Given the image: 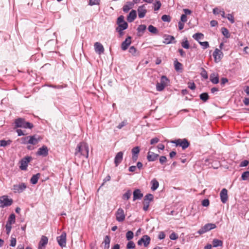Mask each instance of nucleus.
Returning a JSON list of instances; mask_svg holds the SVG:
<instances>
[{
    "instance_id": "obj_1",
    "label": "nucleus",
    "mask_w": 249,
    "mask_h": 249,
    "mask_svg": "<svg viewBox=\"0 0 249 249\" xmlns=\"http://www.w3.org/2000/svg\"><path fill=\"white\" fill-rule=\"evenodd\" d=\"M89 152L88 144L85 142H80L78 144L75 149V159H79L82 161H84V160L87 159L89 157Z\"/></svg>"
},
{
    "instance_id": "obj_2",
    "label": "nucleus",
    "mask_w": 249,
    "mask_h": 249,
    "mask_svg": "<svg viewBox=\"0 0 249 249\" xmlns=\"http://www.w3.org/2000/svg\"><path fill=\"white\" fill-rule=\"evenodd\" d=\"M15 127H22L24 128L32 129L34 127L33 124L26 122L25 119L22 118H19L15 121Z\"/></svg>"
},
{
    "instance_id": "obj_3",
    "label": "nucleus",
    "mask_w": 249,
    "mask_h": 249,
    "mask_svg": "<svg viewBox=\"0 0 249 249\" xmlns=\"http://www.w3.org/2000/svg\"><path fill=\"white\" fill-rule=\"evenodd\" d=\"M169 83V80L166 76L163 75L161 77L160 82L156 84V89L158 91H162Z\"/></svg>"
},
{
    "instance_id": "obj_4",
    "label": "nucleus",
    "mask_w": 249,
    "mask_h": 249,
    "mask_svg": "<svg viewBox=\"0 0 249 249\" xmlns=\"http://www.w3.org/2000/svg\"><path fill=\"white\" fill-rule=\"evenodd\" d=\"M171 142L176 144L177 146H179L181 147L183 150L186 149L190 145V142L186 139H178L176 140L172 141Z\"/></svg>"
},
{
    "instance_id": "obj_5",
    "label": "nucleus",
    "mask_w": 249,
    "mask_h": 249,
    "mask_svg": "<svg viewBox=\"0 0 249 249\" xmlns=\"http://www.w3.org/2000/svg\"><path fill=\"white\" fill-rule=\"evenodd\" d=\"M13 203V200L9 198L8 196H3L0 197V207L4 208L10 206Z\"/></svg>"
},
{
    "instance_id": "obj_6",
    "label": "nucleus",
    "mask_w": 249,
    "mask_h": 249,
    "mask_svg": "<svg viewBox=\"0 0 249 249\" xmlns=\"http://www.w3.org/2000/svg\"><path fill=\"white\" fill-rule=\"evenodd\" d=\"M216 226L215 224L208 223L201 227V228L198 231L197 233L199 234H202L211 230L216 228Z\"/></svg>"
},
{
    "instance_id": "obj_7",
    "label": "nucleus",
    "mask_w": 249,
    "mask_h": 249,
    "mask_svg": "<svg viewBox=\"0 0 249 249\" xmlns=\"http://www.w3.org/2000/svg\"><path fill=\"white\" fill-rule=\"evenodd\" d=\"M26 188V184L22 182L18 184L14 185L12 189L13 192L15 193H21L23 192Z\"/></svg>"
},
{
    "instance_id": "obj_8",
    "label": "nucleus",
    "mask_w": 249,
    "mask_h": 249,
    "mask_svg": "<svg viewBox=\"0 0 249 249\" xmlns=\"http://www.w3.org/2000/svg\"><path fill=\"white\" fill-rule=\"evenodd\" d=\"M150 241L151 238L148 235H144L139 240L137 243L139 246H142L143 244L145 247H147L150 244Z\"/></svg>"
},
{
    "instance_id": "obj_9",
    "label": "nucleus",
    "mask_w": 249,
    "mask_h": 249,
    "mask_svg": "<svg viewBox=\"0 0 249 249\" xmlns=\"http://www.w3.org/2000/svg\"><path fill=\"white\" fill-rule=\"evenodd\" d=\"M57 241L61 247H65L66 245V233L65 232H62L57 237Z\"/></svg>"
},
{
    "instance_id": "obj_10",
    "label": "nucleus",
    "mask_w": 249,
    "mask_h": 249,
    "mask_svg": "<svg viewBox=\"0 0 249 249\" xmlns=\"http://www.w3.org/2000/svg\"><path fill=\"white\" fill-rule=\"evenodd\" d=\"M124 211L122 208H119L116 213V219L118 222H121L125 219Z\"/></svg>"
},
{
    "instance_id": "obj_11",
    "label": "nucleus",
    "mask_w": 249,
    "mask_h": 249,
    "mask_svg": "<svg viewBox=\"0 0 249 249\" xmlns=\"http://www.w3.org/2000/svg\"><path fill=\"white\" fill-rule=\"evenodd\" d=\"M32 158L31 157H26L20 160V168L22 170H27L28 164L31 161Z\"/></svg>"
},
{
    "instance_id": "obj_12",
    "label": "nucleus",
    "mask_w": 249,
    "mask_h": 249,
    "mask_svg": "<svg viewBox=\"0 0 249 249\" xmlns=\"http://www.w3.org/2000/svg\"><path fill=\"white\" fill-rule=\"evenodd\" d=\"M223 55V53L220 50L217 48L215 49L213 53V56L214 58V61L216 63L219 62L221 59Z\"/></svg>"
},
{
    "instance_id": "obj_13",
    "label": "nucleus",
    "mask_w": 249,
    "mask_h": 249,
    "mask_svg": "<svg viewBox=\"0 0 249 249\" xmlns=\"http://www.w3.org/2000/svg\"><path fill=\"white\" fill-rule=\"evenodd\" d=\"M48 242V238L46 236L42 235L38 243V249H45Z\"/></svg>"
},
{
    "instance_id": "obj_14",
    "label": "nucleus",
    "mask_w": 249,
    "mask_h": 249,
    "mask_svg": "<svg viewBox=\"0 0 249 249\" xmlns=\"http://www.w3.org/2000/svg\"><path fill=\"white\" fill-rule=\"evenodd\" d=\"M48 147L46 145H43L38 149L36 155L46 157L48 155Z\"/></svg>"
},
{
    "instance_id": "obj_15",
    "label": "nucleus",
    "mask_w": 249,
    "mask_h": 249,
    "mask_svg": "<svg viewBox=\"0 0 249 249\" xmlns=\"http://www.w3.org/2000/svg\"><path fill=\"white\" fill-rule=\"evenodd\" d=\"M40 140V137L36 135L29 136L28 143L32 145H36L38 143Z\"/></svg>"
},
{
    "instance_id": "obj_16",
    "label": "nucleus",
    "mask_w": 249,
    "mask_h": 249,
    "mask_svg": "<svg viewBox=\"0 0 249 249\" xmlns=\"http://www.w3.org/2000/svg\"><path fill=\"white\" fill-rule=\"evenodd\" d=\"M152 148L153 147H151L150 148V150H151ZM159 156V154H155L154 152L149 150L147 154V159L149 161H154L157 160Z\"/></svg>"
},
{
    "instance_id": "obj_17",
    "label": "nucleus",
    "mask_w": 249,
    "mask_h": 249,
    "mask_svg": "<svg viewBox=\"0 0 249 249\" xmlns=\"http://www.w3.org/2000/svg\"><path fill=\"white\" fill-rule=\"evenodd\" d=\"M94 50L96 53L101 54L104 52V48L102 44L99 42H96L94 45Z\"/></svg>"
},
{
    "instance_id": "obj_18",
    "label": "nucleus",
    "mask_w": 249,
    "mask_h": 249,
    "mask_svg": "<svg viewBox=\"0 0 249 249\" xmlns=\"http://www.w3.org/2000/svg\"><path fill=\"white\" fill-rule=\"evenodd\" d=\"M131 43V37L128 36L125 40L122 43L121 49L123 51H125L128 48Z\"/></svg>"
},
{
    "instance_id": "obj_19",
    "label": "nucleus",
    "mask_w": 249,
    "mask_h": 249,
    "mask_svg": "<svg viewBox=\"0 0 249 249\" xmlns=\"http://www.w3.org/2000/svg\"><path fill=\"white\" fill-rule=\"evenodd\" d=\"M221 201L223 203H225L228 200V191L223 188L220 193Z\"/></svg>"
},
{
    "instance_id": "obj_20",
    "label": "nucleus",
    "mask_w": 249,
    "mask_h": 249,
    "mask_svg": "<svg viewBox=\"0 0 249 249\" xmlns=\"http://www.w3.org/2000/svg\"><path fill=\"white\" fill-rule=\"evenodd\" d=\"M123 152L120 151L117 153L115 159L114 163L116 166H118V165L122 162L123 160Z\"/></svg>"
},
{
    "instance_id": "obj_21",
    "label": "nucleus",
    "mask_w": 249,
    "mask_h": 249,
    "mask_svg": "<svg viewBox=\"0 0 249 249\" xmlns=\"http://www.w3.org/2000/svg\"><path fill=\"white\" fill-rule=\"evenodd\" d=\"M138 16L140 18H143L144 17L146 13V10L145 8V5H142L139 6L138 8Z\"/></svg>"
},
{
    "instance_id": "obj_22",
    "label": "nucleus",
    "mask_w": 249,
    "mask_h": 249,
    "mask_svg": "<svg viewBox=\"0 0 249 249\" xmlns=\"http://www.w3.org/2000/svg\"><path fill=\"white\" fill-rule=\"evenodd\" d=\"M133 201H135L137 199H141L142 196L143 194L141 193L140 189H136L133 192Z\"/></svg>"
},
{
    "instance_id": "obj_23",
    "label": "nucleus",
    "mask_w": 249,
    "mask_h": 249,
    "mask_svg": "<svg viewBox=\"0 0 249 249\" xmlns=\"http://www.w3.org/2000/svg\"><path fill=\"white\" fill-rule=\"evenodd\" d=\"M210 80L211 82L214 84L218 83L219 81L218 74L215 72L211 74L210 76Z\"/></svg>"
},
{
    "instance_id": "obj_24",
    "label": "nucleus",
    "mask_w": 249,
    "mask_h": 249,
    "mask_svg": "<svg viewBox=\"0 0 249 249\" xmlns=\"http://www.w3.org/2000/svg\"><path fill=\"white\" fill-rule=\"evenodd\" d=\"M137 17L136 11L132 10L129 14L127 17V20L129 22L133 21Z\"/></svg>"
},
{
    "instance_id": "obj_25",
    "label": "nucleus",
    "mask_w": 249,
    "mask_h": 249,
    "mask_svg": "<svg viewBox=\"0 0 249 249\" xmlns=\"http://www.w3.org/2000/svg\"><path fill=\"white\" fill-rule=\"evenodd\" d=\"M134 6V3L132 2H127L126 4L124 5L123 7V11L124 12L127 13L131 9H132Z\"/></svg>"
},
{
    "instance_id": "obj_26",
    "label": "nucleus",
    "mask_w": 249,
    "mask_h": 249,
    "mask_svg": "<svg viewBox=\"0 0 249 249\" xmlns=\"http://www.w3.org/2000/svg\"><path fill=\"white\" fill-rule=\"evenodd\" d=\"M110 242V238L109 235H106L104 240V249H109Z\"/></svg>"
},
{
    "instance_id": "obj_27",
    "label": "nucleus",
    "mask_w": 249,
    "mask_h": 249,
    "mask_svg": "<svg viewBox=\"0 0 249 249\" xmlns=\"http://www.w3.org/2000/svg\"><path fill=\"white\" fill-rule=\"evenodd\" d=\"M175 40V37L171 35H167L165 36L163 43L166 44H169L173 43V41Z\"/></svg>"
},
{
    "instance_id": "obj_28",
    "label": "nucleus",
    "mask_w": 249,
    "mask_h": 249,
    "mask_svg": "<svg viewBox=\"0 0 249 249\" xmlns=\"http://www.w3.org/2000/svg\"><path fill=\"white\" fill-rule=\"evenodd\" d=\"M151 189L154 191L157 189L159 186V182L155 179L154 178L151 181Z\"/></svg>"
},
{
    "instance_id": "obj_29",
    "label": "nucleus",
    "mask_w": 249,
    "mask_h": 249,
    "mask_svg": "<svg viewBox=\"0 0 249 249\" xmlns=\"http://www.w3.org/2000/svg\"><path fill=\"white\" fill-rule=\"evenodd\" d=\"M39 177H40L39 173H37L36 175H33L30 179L31 183H32L33 184H36Z\"/></svg>"
},
{
    "instance_id": "obj_30",
    "label": "nucleus",
    "mask_w": 249,
    "mask_h": 249,
    "mask_svg": "<svg viewBox=\"0 0 249 249\" xmlns=\"http://www.w3.org/2000/svg\"><path fill=\"white\" fill-rule=\"evenodd\" d=\"M223 245V242L222 241L217 239H214L213 240V247H220Z\"/></svg>"
},
{
    "instance_id": "obj_31",
    "label": "nucleus",
    "mask_w": 249,
    "mask_h": 249,
    "mask_svg": "<svg viewBox=\"0 0 249 249\" xmlns=\"http://www.w3.org/2000/svg\"><path fill=\"white\" fill-rule=\"evenodd\" d=\"M11 142H12V141L10 140H8L7 141H6L5 140H0V146L6 147L7 146L10 145Z\"/></svg>"
},
{
    "instance_id": "obj_32",
    "label": "nucleus",
    "mask_w": 249,
    "mask_h": 249,
    "mask_svg": "<svg viewBox=\"0 0 249 249\" xmlns=\"http://www.w3.org/2000/svg\"><path fill=\"white\" fill-rule=\"evenodd\" d=\"M174 66H175V69L177 71H179L182 70V65L180 62H178V60L176 59L174 61Z\"/></svg>"
},
{
    "instance_id": "obj_33",
    "label": "nucleus",
    "mask_w": 249,
    "mask_h": 249,
    "mask_svg": "<svg viewBox=\"0 0 249 249\" xmlns=\"http://www.w3.org/2000/svg\"><path fill=\"white\" fill-rule=\"evenodd\" d=\"M221 33L223 35L225 36L226 38H229L230 37V34L228 30L225 27H222L221 28Z\"/></svg>"
},
{
    "instance_id": "obj_34",
    "label": "nucleus",
    "mask_w": 249,
    "mask_h": 249,
    "mask_svg": "<svg viewBox=\"0 0 249 249\" xmlns=\"http://www.w3.org/2000/svg\"><path fill=\"white\" fill-rule=\"evenodd\" d=\"M128 27V24L126 22H124V23H120L118 24V27H117V29H120L121 30H124L126 29Z\"/></svg>"
},
{
    "instance_id": "obj_35",
    "label": "nucleus",
    "mask_w": 249,
    "mask_h": 249,
    "mask_svg": "<svg viewBox=\"0 0 249 249\" xmlns=\"http://www.w3.org/2000/svg\"><path fill=\"white\" fill-rule=\"evenodd\" d=\"M203 36V34L200 33H196L193 36V37L198 42L199 41V40L202 38Z\"/></svg>"
},
{
    "instance_id": "obj_36",
    "label": "nucleus",
    "mask_w": 249,
    "mask_h": 249,
    "mask_svg": "<svg viewBox=\"0 0 249 249\" xmlns=\"http://www.w3.org/2000/svg\"><path fill=\"white\" fill-rule=\"evenodd\" d=\"M209 95L206 92L201 93L199 95L200 99L204 102H206L209 99Z\"/></svg>"
},
{
    "instance_id": "obj_37",
    "label": "nucleus",
    "mask_w": 249,
    "mask_h": 249,
    "mask_svg": "<svg viewBox=\"0 0 249 249\" xmlns=\"http://www.w3.org/2000/svg\"><path fill=\"white\" fill-rule=\"evenodd\" d=\"M15 222V215L14 213L11 214L8 218L7 223L12 224Z\"/></svg>"
},
{
    "instance_id": "obj_38",
    "label": "nucleus",
    "mask_w": 249,
    "mask_h": 249,
    "mask_svg": "<svg viewBox=\"0 0 249 249\" xmlns=\"http://www.w3.org/2000/svg\"><path fill=\"white\" fill-rule=\"evenodd\" d=\"M154 199V196L153 195L151 194H147L144 197V201H149V202L150 201H153Z\"/></svg>"
},
{
    "instance_id": "obj_39",
    "label": "nucleus",
    "mask_w": 249,
    "mask_h": 249,
    "mask_svg": "<svg viewBox=\"0 0 249 249\" xmlns=\"http://www.w3.org/2000/svg\"><path fill=\"white\" fill-rule=\"evenodd\" d=\"M181 46L186 49H188L190 47V45L189 42L187 38H185L182 42H181Z\"/></svg>"
},
{
    "instance_id": "obj_40",
    "label": "nucleus",
    "mask_w": 249,
    "mask_h": 249,
    "mask_svg": "<svg viewBox=\"0 0 249 249\" xmlns=\"http://www.w3.org/2000/svg\"><path fill=\"white\" fill-rule=\"evenodd\" d=\"M131 196V191L130 190L127 191L123 196V199L128 200Z\"/></svg>"
},
{
    "instance_id": "obj_41",
    "label": "nucleus",
    "mask_w": 249,
    "mask_h": 249,
    "mask_svg": "<svg viewBox=\"0 0 249 249\" xmlns=\"http://www.w3.org/2000/svg\"><path fill=\"white\" fill-rule=\"evenodd\" d=\"M133 237L134 233L132 231H129L126 232V238L128 241H130L132 239H133Z\"/></svg>"
},
{
    "instance_id": "obj_42",
    "label": "nucleus",
    "mask_w": 249,
    "mask_h": 249,
    "mask_svg": "<svg viewBox=\"0 0 249 249\" xmlns=\"http://www.w3.org/2000/svg\"><path fill=\"white\" fill-rule=\"evenodd\" d=\"M148 31L151 33L156 34L158 33L157 29L153 25H149L148 27Z\"/></svg>"
},
{
    "instance_id": "obj_43",
    "label": "nucleus",
    "mask_w": 249,
    "mask_h": 249,
    "mask_svg": "<svg viewBox=\"0 0 249 249\" xmlns=\"http://www.w3.org/2000/svg\"><path fill=\"white\" fill-rule=\"evenodd\" d=\"M201 72L200 73L201 76L205 79H207L208 78V75L207 71L203 68H201Z\"/></svg>"
},
{
    "instance_id": "obj_44",
    "label": "nucleus",
    "mask_w": 249,
    "mask_h": 249,
    "mask_svg": "<svg viewBox=\"0 0 249 249\" xmlns=\"http://www.w3.org/2000/svg\"><path fill=\"white\" fill-rule=\"evenodd\" d=\"M241 178L243 180H247L249 178V171L244 172L241 176Z\"/></svg>"
},
{
    "instance_id": "obj_45",
    "label": "nucleus",
    "mask_w": 249,
    "mask_h": 249,
    "mask_svg": "<svg viewBox=\"0 0 249 249\" xmlns=\"http://www.w3.org/2000/svg\"><path fill=\"white\" fill-rule=\"evenodd\" d=\"M146 26L144 24H141L139 25L137 28V31L139 33H143L145 30Z\"/></svg>"
},
{
    "instance_id": "obj_46",
    "label": "nucleus",
    "mask_w": 249,
    "mask_h": 249,
    "mask_svg": "<svg viewBox=\"0 0 249 249\" xmlns=\"http://www.w3.org/2000/svg\"><path fill=\"white\" fill-rule=\"evenodd\" d=\"M161 19L164 22H169L171 20V18L169 15H164L161 17Z\"/></svg>"
},
{
    "instance_id": "obj_47",
    "label": "nucleus",
    "mask_w": 249,
    "mask_h": 249,
    "mask_svg": "<svg viewBox=\"0 0 249 249\" xmlns=\"http://www.w3.org/2000/svg\"><path fill=\"white\" fill-rule=\"evenodd\" d=\"M126 248L127 249H133L135 248V244L132 241H129L126 245Z\"/></svg>"
},
{
    "instance_id": "obj_48",
    "label": "nucleus",
    "mask_w": 249,
    "mask_h": 249,
    "mask_svg": "<svg viewBox=\"0 0 249 249\" xmlns=\"http://www.w3.org/2000/svg\"><path fill=\"white\" fill-rule=\"evenodd\" d=\"M140 152V148L138 146H136L132 148V155H138V154Z\"/></svg>"
},
{
    "instance_id": "obj_49",
    "label": "nucleus",
    "mask_w": 249,
    "mask_h": 249,
    "mask_svg": "<svg viewBox=\"0 0 249 249\" xmlns=\"http://www.w3.org/2000/svg\"><path fill=\"white\" fill-rule=\"evenodd\" d=\"M161 7V3L160 1L157 0L156 2L154 3V10L157 11L160 9Z\"/></svg>"
},
{
    "instance_id": "obj_50",
    "label": "nucleus",
    "mask_w": 249,
    "mask_h": 249,
    "mask_svg": "<svg viewBox=\"0 0 249 249\" xmlns=\"http://www.w3.org/2000/svg\"><path fill=\"white\" fill-rule=\"evenodd\" d=\"M167 160L165 156H162L160 157L159 161L161 164L163 165L167 161Z\"/></svg>"
},
{
    "instance_id": "obj_51",
    "label": "nucleus",
    "mask_w": 249,
    "mask_h": 249,
    "mask_svg": "<svg viewBox=\"0 0 249 249\" xmlns=\"http://www.w3.org/2000/svg\"><path fill=\"white\" fill-rule=\"evenodd\" d=\"M199 44L203 47V49H205L209 47V44L207 41H199Z\"/></svg>"
},
{
    "instance_id": "obj_52",
    "label": "nucleus",
    "mask_w": 249,
    "mask_h": 249,
    "mask_svg": "<svg viewBox=\"0 0 249 249\" xmlns=\"http://www.w3.org/2000/svg\"><path fill=\"white\" fill-rule=\"evenodd\" d=\"M49 87H51L54 89H62L64 88V87H66V85H50L48 86Z\"/></svg>"
},
{
    "instance_id": "obj_53",
    "label": "nucleus",
    "mask_w": 249,
    "mask_h": 249,
    "mask_svg": "<svg viewBox=\"0 0 249 249\" xmlns=\"http://www.w3.org/2000/svg\"><path fill=\"white\" fill-rule=\"evenodd\" d=\"M21 143L24 144H29L28 140H29V136H26L25 137H23L21 139Z\"/></svg>"
},
{
    "instance_id": "obj_54",
    "label": "nucleus",
    "mask_w": 249,
    "mask_h": 249,
    "mask_svg": "<svg viewBox=\"0 0 249 249\" xmlns=\"http://www.w3.org/2000/svg\"><path fill=\"white\" fill-rule=\"evenodd\" d=\"M136 52L137 50L134 46H131L129 49V52L132 55H135Z\"/></svg>"
},
{
    "instance_id": "obj_55",
    "label": "nucleus",
    "mask_w": 249,
    "mask_h": 249,
    "mask_svg": "<svg viewBox=\"0 0 249 249\" xmlns=\"http://www.w3.org/2000/svg\"><path fill=\"white\" fill-rule=\"evenodd\" d=\"M227 18L231 23H233L234 22V17L231 14H228Z\"/></svg>"
},
{
    "instance_id": "obj_56",
    "label": "nucleus",
    "mask_w": 249,
    "mask_h": 249,
    "mask_svg": "<svg viewBox=\"0 0 249 249\" xmlns=\"http://www.w3.org/2000/svg\"><path fill=\"white\" fill-rule=\"evenodd\" d=\"M124 17L123 16H120L117 18V23L118 24L124 22Z\"/></svg>"
},
{
    "instance_id": "obj_57",
    "label": "nucleus",
    "mask_w": 249,
    "mask_h": 249,
    "mask_svg": "<svg viewBox=\"0 0 249 249\" xmlns=\"http://www.w3.org/2000/svg\"><path fill=\"white\" fill-rule=\"evenodd\" d=\"M170 238L171 240H175L178 238V235L175 232H172L170 235Z\"/></svg>"
},
{
    "instance_id": "obj_58",
    "label": "nucleus",
    "mask_w": 249,
    "mask_h": 249,
    "mask_svg": "<svg viewBox=\"0 0 249 249\" xmlns=\"http://www.w3.org/2000/svg\"><path fill=\"white\" fill-rule=\"evenodd\" d=\"M143 210L144 211H147L149 207V201H144L143 202Z\"/></svg>"
},
{
    "instance_id": "obj_59",
    "label": "nucleus",
    "mask_w": 249,
    "mask_h": 249,
    "mask_svg": "<svg viewBox=\"0 0 249 249\" xmlns=\"http://www.w3.org/2000/svg\"><path fill=\"white\" fill-rule=\"evenodd\" d=\"M100 0H89V4L90 5L99 4Z\"/></svg>"
},
{
    "instance_id": "obj_60",
    "label": "nucleus",
    "mask_w": 249,
    "mask_h": 249,
    "mask_svg": "<svg viewBox=\"0 0 249 249\" xmlns=\"http://www.w3.org/2000/svg\"><path fill=\"white\" fill-rule=\"evenodd\" d=\"M17 240L15 238L11 237V240H10V246L11 247H15L16 245Z\"/></svg>"
},
{
    "instance_id": "obj_61",
    "label": "nucleus",
    "mask_w": 249,
    "mask_h": 249,
    "mask_svg": "<svg viewBox=\"0 0 249 249\" xmlns=\"http://www.w3.org/2000/svg\"><path fill=\"white\" fill-rule=\"evenodd\" d=\"M11 225L12 224L6 223V224L5 225L6 232L8 234L10 233V232L11 231V230L12 228Z\"/></svg>"
},
{
    "instance_id": "obj_62",
    "label": "nucleus",
    "mask_w": 249,
    "mask_h": 249,
    "mask_svg": "<svg viewBox=\"0 0 249 249\" xmlns=\"http://www.w3.org/2000/svg\"><path fill=\"white\" fill-rule=\"evenodd\" d=\"M209 200L208 199H205L202 201V205L204 207H207L209 205Z\"/></svg>"
},
{
    "instance_id": "obj_63",
    "label": "nucleus",
    "mask_w": 249,
    "mask_h": 249,
    "mask_svg": "<svg viewBox=\"0 0 249 249\" xmlns=\"http://www.w3.org/2000/svg\"><path fill=\"white\" fill-rule=\"evenodd\" d=\"M249 163V161L248 160H244L242 161L240 164V167H245L247 166Z\"/></svg>"
},
{
    "instance_id": "obj_64",
    "label": "nucleus",
    "mask_w": 249,
    "mask_h": 249,
    "mask_svg": "<svg viewBox=\"0 0 249 249\" xmlns=\"http://www.w3.org/2000/svg\"><path fill=\"white\" fill-rule=\"evenodd\" d=\"M180 21L182 23L186 22L187 20L186 15L182 14L180 17Z\"/></svg>"
}]
</instances>
